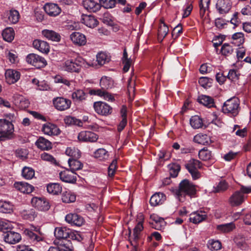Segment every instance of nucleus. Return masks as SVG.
I'll use <instances>...</instances> for the list:
<instances>
[{"mask_svg": "<svg viewBox=\"0 0 251 251\" xmlns=\"http://www.w3.org/2000/svg\"><path fill=\"white\" fill-rule=\"evenodd\" d=\"M65 220L71 225L77 226H82L85 222L83 218L76 213H69L67 214L65 217Z\"/></svg>", "mask_w": 251, "mask_h": 251, "instance_id": "obj_14", "label": "nucleus"}, {"mask_svg": "<svg viewBox=\"0 0 251 251\" xmlns=\"http://www.w3.org/2000/svg\"><path fill=\"white\" fill-rule=\"evenodd\" d=\"M89 92L91 95L99 96L102 97L103 99L107 101H113L115 100L113 96L106 91L105 90H91Z\"/></svg>", "mask_w": 251, "mask_h": 251, "instance_id": "obj_28", "label": "nucleus"}, {"mask_svg": "<svg viewBox=\"0 0 251 251\" xmlns=\"http://www.w3.org/2000/svg\"><path fill=\"white\" fill-rule=\"evenodd\" d=\"M22 175L26 179H31L34 176L35 171L32 168L24 167L22 169Z\"/></svg>", "mask_w": 251, "mask_h": 251, "instance_id": "obj_45", "label": "nucleus"}, {"mask_svg": "<svg viewBox=\"0 0 251 251\" xmlns=\"http://www.w3.org/2000/svg\"><path fill=\"white\" fill-rule=\"evenodd\" d=\"M59 177L62 181L67 183H75L76 181V174L69 169L61 172Z\"/></svg>", "mask_w": 251, "mask_h": 251, "instance_id": "obj_15", "label": "nucleus"}, {"mask_svg": "<svg viewBox=\"0 0 251 251\" xmlns=\"http://www.w3.org/2000/svg\"><path fill=\"white\" fill-rule=\"evenodd\" d=\"M72 42L78 46H83L86 43V38L81 32H73L70 35Z\"/></svg>", "mask_w": 251, "mask_h": 251, "instance_id": "obj_25", "label": "nucleus"}, {"mask_svg": "<svg viewBox=\"0 0 251 251\" xmlns=\"http://www.w3.org/2000/svg\"><path fill=\"white\" fill-rule=\"evenodd\" d=\"M82 4L84 7L90 12H96L101 8L100 4L94 0H84Z\"/></svg>", "mask_w": 251, "mask_h": 251, "instance_id": "obj_24", "label": "nucleus"}, {"mask_svg": "<svg viewBox=\"0 0 251 251\" xmlns=\"http://www.w3.org/2000/svg\"><path fill=\"white\" fill-rule=\"evenodd\" d=\"M77 138L82 142H95L98 140V136L93 132L82 131L78 134Z\"/></svg>", "mask_w": 251, "mask_h": 251, "instance_id": "obj_16", "label": "nucleus"}, {"mask_svg": "<svg viewBox=\"0 0 251 251\" xmlns=\"http://www.w3.org/2000/svg\"><path fill=\"white\" fill-rule=\"evenodd\" d=\"M26 61L37 68H44L47 64V61L44 57L35 53L28 54L26 57Z\"/></svg>", "mask_w": 251, "mask_h": 251, "instance_id": "obj_9", "label": "nucleus"}, {"mask_svg": "<svg viewBox=\"0 0 251 251\" xmlns=\"http://www.w3.org/2000/svg\"><path fill=\"white\" fill-rule=\"evenodd\" d=\"M21 215L23 219L32 221L34 220L37 214L34 209H28L22 210Z\"/></svg>", "mask_w": 251, "mask_h": 251, "instance_id": "obj_36", "label": "nucleus"}, {"mask_svg": "<svg viewBox=\"0 0 251 251\" xmlns=\"http://www.w3.org/2000/svg\"><path fill=\"white\" fill-rule=\"evenodd\" d=\"M240 100L236 97H233L226 100L222 107V111L230 116H236L240 111Z\"/></svg>", "mask_w": 251, "mask_h": 251, "instance_id": "obj_4", "label": "nucleus"}, {"mask_svg": "<svg viewBox=\"0 0 251 251\" xmlns=\"http://www.w3.org/2000/svg\"><path fill=\"white\" fill-rule=\"evenodd\" d=\"M20 72L13 69H8L5 73L6 81L9 84H13L18 81L20 78Z\"/></svg>", "mask_w": 251, "mask_h": 251, "instance_id": "obj_19", "label": "nucleus"}, {"mask_svg": "<svg viewBox=\"0 0 251 251\" xmlns=\"http://www.w3.org/2000/svg\"><path fill=\"white\" fill-rule=\"evenodd\" d=\"M85 61L81 57H77L75 60H66L63 66V69L69 72H78L82 66H85Z\"/></svg>", "mask_w": 251, "mask_h": 251, "instance_id": "obj_6", "label": "nucleus"}, {"mask_svg": "<svg viewBox=\"0 0 251 251\" xmlns=\"http://www.w3.org/2000/svg\"><path fill=\"white\" fill-rule=\"evenodd\" d=\"M81 24L76 22H70L65 25V29L68 30H78L80 29Z\"/></svg>", "mask_w": 251, "mask_h": 251, "instance_id": "obj_63", "label": "nucleus"}, {"mask_svg": "<svg viewBox=\"0 0 251 251\" xmlns=\"http://www.w3.org/2000/svg\"><path fill=\"white\" fill-rule=\"evenodd\" d=\"M61 199L64 203L74 202L76 200V195L71 191H65L62 194Z\"/></svg>", "mask_w": 251, "mask_h": 251, "instance_id": "obj_35", "label": "nucleus"}, {"mask_svg": "<svg viewBox=\"0 0 251 251\" xmlns=\"http://www.w3.org/2000/svg\"><path fill=\"white\" fill-rule=\"evenodd\" d=\"M207 245L211 251H218L222 248V244L219 240H209Z\"/></svg>", "mask_w": 251, "mask_h": 251, "instance_id": "obj_46", "label": "nucleus"}, {"mask_svg": "<svg viewBox=\"0 0 251 251\" xmlns=\"http://www.w3.org/2000/svg\"><path fill=\"white\" fill-rule=\"evenodd\" d=\"M198 100L200 103L208 108L215 107L214 99L210 96L201 95L199 97Z\"/></svg>", "mask_w": 251, "mask_h": 251, "instance_id": "obj_31", "label": "nucleus"}, {"mask_svg": "<svg viewBox=\"0 0 251 251\" xmlns=\"http://www.w3.org/2000/svg\"><path fill=\"white\" fill-rule=\"evenodd\" d=\"M6 57L11 64H15L18 62L17 53L13 50L6 52Z\"/></svg>", "mask_w": 251, "mask_h": 251, "instance_id": "obj_60", "label": "nucleus"}, {"mask_svg": "<svg viewBox=\"0 0 251 251\" xmlns=\"http://www.w3.org/2000/svg\"><path fill=\"white\" fill-rule=\"evenodd\" d=\"M239 76V74L234 69L230 70L226 76L227 78L232 81H235L238 80Z\"/></svg>", "mask_w": 251, "mask_h": 251, "instance_id": "obj_64", "label": "nucleus"}, {"mask_svg": "<svg viewBox=\"0 0 251 251\" xmlns=\"http://www.w3.org/2000/svg\"><path fill=\"white\" fill-rule=\"evenodd\" d=\"M24 233L30 242L34 244L43 241L44 238V234L41 231L40 228L33 225H31L29 228L25 229Z\"/></svg>", "mask_w": 251, "mask_h": 251, "instance_id": "obj_5", "label": "nucleus"}, {"mask_svg": "<svg viewBox=\"0 0 251 251\" xmlns=\"http://www.w3.org/2000/svg\"><path fill=\"white\" fill-rule=\"evenodd\" d=\"M31 203L33 206L41 211H47L50 207L48 201L42 198H33L31 200Z\"/></svg>", "mask_w": 251, "mask_h": 251, "instance_id": "obj_17", "label": "nucleus"}, {"mask_svg": "<svg viewBox=\"0 0 251 251\" xmlns=\"http://www.w3.org/2000/svg\"><path fill=\"white\" fill-rule=\"evenodd\" d=\"M233 43L236 46H240L244 42V35L242 32H235L232 35Z\"/></svg>", "mask_w": 251, "mask_h": 251, "instance_id": "obj_50", "label": "nucleus"}, {"mask_svg": "<svg viewBox=\"0 0 251 251\" xmlns=\"http://www.w3.org/2000/svg\"><path fill=\"white\" fill-rule=\"evenodd\" d=\"M13 227L12 223L11 222L3 219L0 221V230L6 233V231H9Z\"/></svg>", "mask_w": 251, "mask_h": 251, "instance_id": "obj_49", "label": "nucleus"}, {"mask_svg": "<svg viewBox=\"0 0 251 251\" xmlns=\"http://www.w3.org/2000/svg\"><path fill=\"white\" fill-rule=\"evenodd\" d=\"M232 2L230 0H217L216 9L221 15H225L231 10Z\"/></svg>", "mask_w": 251, "mask_h": 251, "instance_id": "obj_11", "label": "nucleus"}, {"mask_svg": "<svg viewBox=\"0 0 251 251\" xmlns=\"http://www.w3.org/2000/svg\"><path fill=\"white\" fill-rule=\"evenodd\" d=\"M94 157L100 160H105L109 158L108 152L103 148H100L94 152Z\"/></svg>", "mask_w": 251, "mask_h": 251, "instance_id": "obj_43", "label": "nucleus"}, {"mask_svg": "<svg viewBox=\"0 0 251 251\" xmlns=\"http://www.w3.org/2000/svg\"><path fill=\"white\" fill-rule=\"evenodd\" d=\"M37 147L42 150H49L52 148L51 143L43 137H40L35 142Z\"/></svg>", "mask_w": 251, "mask_h": 251, "instance_id": "obj_29", "label": "nucleus"}, {"mask_svg": "<svg viewBox=\"0 0 251 251\" xmlns=\"http://www.w3.org/2000/svg\"><path fill=\"white\" fill-rule=\"evenodd\" d=\"M82 23L90 28L96 26L99 22L94 17L91 15H83L81 19Z\"/></svg>", "mask_w": 251, "mask_h": 251, "instance_id": "obj_30", "label": "nucleus"}, {"mask_svg": "<svg viewBox=\"0 0 251 251\" xmlns=\"http://www.w3.org/2000/svg\"><path fill=\"white\" fill-rule=\"evenodd\" d=\"M87 94L82 90H77L72 94V98L75 102H79L85 100Z\"/></svg>", "mask_w": 251, "mask_h": 251, "instance_id": "obj_41", "label": "nucleus"}, {"mask_svg": "<svg viewBox=\"0 0 251 251\" xmlns=\"http://www.w3.org/2000/svg\"><path fill=\"white\" fill-rule=\"evenodd\" d=\"M93 107L95 112L100 115L107 116L111 114L112 112V108L104 102H95L94 103Z\"/></svg>", "mask_w": 251, "mask_h": 251, "instance_id": "obj_10", "label": "nucleus"}, {"mask_svg": "<svg viewBox=\"0 0 251 251\" xmlns=\"http://www.w3.org/2000/svg\"><path fill=\"white\" fill-rule=\"evenodd\" d=\"M14 131V126L11 122L5 119H0V135H3L6 139L11 140L15 137Z\"/></svg>", "mask_w": 251, "mask_h": 251, "instance_id": "obj_7", "label": "nucleus"}, {"mask_svg": "<svg viewBox=\"0 0 251 251\" xmlns=\"http://www.w3.org/2000/svg\"><path fill=\"white\" fill-rule=\"evenodd\" d=\"M53 103L56 109L64 111L70 107L71 101L63 97H57L53 100Z\"/></svg>", "mask_w": 251, "mask_h": 251, "instance_id": "obj_12", "label": "nucleus"}, {"mask_svg": "<svg viewBox=\"0 0 251 251\" xmlns=\"http://www.w3.org/2000/svg\"><path fill=\"white\" fill-rule=\"evenodd\" d=\"M110 60L109 57L106 53L101 52L97 55V61L100 65H103Z\"/></svg>", "mask_w": 251, "mask_h": 251, "instance_id": "obj_54", "label": "nucleus"}, {"mask_svg": "<svg viewBox=\"0 0 251 251\" xmlns=\"http://www.w3.org/2000/svg\"><path fill=\"white\" fill-rule=\"evenodd\" d=\"M32 45L35 49L43 53L47 54L50 51L49 45L45 41L36 39L33 41Z\"/></svg>", "mask_w": 251, "mask_h": 251, "instance_id": "obj_22", "label": "nucleus"}, {"mask_svg": "<svg viewBox=\"0 0 251 251\" xmlns=\"http://www.w3.org/2000/svg\"><path fill=\"white\" fill-rule=\"evenodd\" d=\"M13 205L8 201H0V212L10 213L13 211Z\"/></svg>", "mask_w": 251, "mask_h": 251, "instance_id": "obj_37", "label": "nucleus"}, {"mask_svg": "<svg viewBox=\"0 0 251 251\" xmlns=\"http://www.w3.org/2000/svg\"><path fill=\"white\" fill-rule=\"evenodd\" d=\"M245 198V196L237 190L234 192L229 198L228 203L231 206H238L243 203Z\"/></svg>", "mask_w": 251, "mask_h": 251, "instance_id": "obj_13", "label": "nucleus"}, {"mask_svg": "<svg viewBox=\"0 0 251 251\" xmlns=\"http://www.w3.org/2000/svg\"><path fill=\"white\" fill-rule=\"evenodd\" d=\"M166 200L165 195L160 192L156 193L151 198L150 203L151 206H155L162 204Z\"/></svg>", "mask_w": 251, "mask_h": 251, "instance_id": "obj_27", "label": "nucleus"}, {"mask_svg": "<svg viewBox=\"0 0 251 251\" xmlns=\"http://www.w3.org/2000/svg\"><path fill=\"white\" fill-rule=\"evenodd\" d=\"M43 35L49 40L59 42L61 39V36L57 32H42Z\"/></svg>", "mask_w": 251, "mask_h": 251, "instance_id": "obj_53", "label": "nucleus"}, {"mask_svg": "<svg viewBox=\"0 0 251 251\" xmlns=\"http://www.w3.org/2000/svg\"><path fill=\"white\" fill-rule=\"evenodd\" d=\"M196 192V186L187 179L181 181L179 184L178 188L174 191L176 198L180 202L184 201L186 195L191 198L195 197Z\"/></svg>", "mask_w": 251, "mask_h": 251, "instance_id": "obj_1", "label": "nucleus"}, {"mask_svg": "<svg viewBox=\"0 0 251 251\" xmlns=\"http://www.w3.org/2000/svg\"><path fill=\"white\" fill-rule=\"evenodd\" d=\"M144 220V217L142 213H140L137 215V224L133 229V234L129 233V241L132 246L134 248V251H137L136 248L138 246V241L141 237V232L144 228L143 223Z\"/></svg>", "mask_w": 251, "mask_h": 251, "instance_id": "obj_3", "label": "nucleus"}, {"mask_svg": "<svg viewBox=\"0 0 251 251\" xmlns=\"http://www.w3.org/2000/svg\"><path fill=\"white\" fill-rule=\"evenodd\" d=\"M185 166L194 180L201 177V175L198 169L201 168L202 163L199 160L191 159L185 165Z\"/></svg>", "mask_w": 251, "mask_h": 251, "instance_id": "obj_8", "label": "nucleus"}, {"mask_svg": "<svg viewBox=\"0 0 251 251\" xmlns=\"http://www.w3.org/2000/svg\"><path fill=\"white\" fill-rule=\"evenodd\" d=\"M47 190L50 194L58 195L62 191V187L57 183H50L47 186Z\"/></svg>", "mask_w": 251, "mask_h": 251, "instance_id": "obj_40", "label": "nucleus"}, {"mask_svg": "<svg viewBox=\"0 0 251 251\" xmlns=\"http://www.w3.org/2000/svg\"><path fill=\"white\" fill-rule=\"evenodd\" d=\"M228 185L225 180L220 181L217 185L214 187V192L216 193L223 192L227 189Z\"/></svg>", "mask_w": 251, "mask_h": 251, "instance_id": "obj_59", "label": "nucleus"}, {"mask_svg": "<svg viewBox=\"0 0 251 251\" xmlns=\"http://www.w3.org/2000/svg\"><path fill=\"white\" fill-rule=\"evenodd\" d=\"M207 215L205 212L200 211L194 212L190 215L189 220L194 224H199L206 219Z\"/></svg>", "mask_w": 251, "mask_h": 251, "instance_id": "obj_26", "label": "nucleus"}, {"mask_svg": "<svg viewBox=\"0 0 251 251\" xmlns=\"http://www.w3.org/2000/svg\"><path fill=\"white\" fill-rule=\"evenodd\" d=\"M64 122L66 124L68 125H76L78 126H82V122L74 117L70 116H66L64 118Z\"/></svg>", "mask_w": 251, "mask_h": 251, "instance_id": "obj_47", "label": "nucleus"}, {"mask_svg": "<svg viewBox=\"0 0 251 251\" xmlns=\"http://www.w3.org/2000/svg\"><path fill=\"white\" fill-rule=\"evenodd\" d=\"M54 236L58 239H66L69 238L73 240L80 242L83 237L79 232L73 230L66 227H57L54 229Z\"/></svg>", "mask_w": 251, "mask_h": 251, "instance_id": "obj_2", "label": "nucleus"}, {"mask_svg": "<svg viewBox=\"0 0 251 251\" xmlns=\"http://www.w3.org/2000/svg\"><path fill=\"white\" fill-rule=\"evenodd\" d=\"M195 143L203 145H207L210 144L211 140L210 137L206 134L199 133L196 135L193 139Z\"/></svg>", "mask_w": 251, "mask_h": 251, "instance_id": "obj_34", "label": "nucleus"}, {"mask_svg": "<svg viewBox=\"0 0 251 251\" xmlns=\"http://www.w3.org/2000/svg\"><path fill=\"white\" fill-rule=\"evenodd\" d=\"M78 158H69L68 163L70 168V170L72 172L79 170L82 169L83 164L78 160Z\"/></svg>", "mask_w": 251, "mask_h": 251, "instance_id": "obj_32", "label": "nucleus"}, {"mask_svg": "<svg viewBox=\"0 0 251 251\" xmlns=\"http://www.w3.org/2000/svg\"><path fill=\"white\" fill-rule=\"evenodd\" d=\"M62 251H73L74 247L70 240H65L62 241L59 245V247Z\"/></svg>", "mask_w": 251, "mask_h": 251, "instance_id": "obj_52", "label": "nucleus"}, {"mask_svg": "<svg viewBox=\"0 0 251 251\" xmlns=\"http://www.w3.org/2000/svg\"><path fill=\"white\" fill-rule=\"evenodd\" d=\"M44 10L50 16L55 17L61 12V8L59 6L53 3H47L44 6Z\"/></svg>", "mask_w": 251, "mask_h": 251, "instance_id": "obj_18", "label": "nucleus"}, {"mask_svg": "<svg viewBox=\"0 0 251 251\" xmlns=\"http://www.w3.org/2000/svg\"><path fill=\"white\" fill-rule=\"evenodd\" d=\"M235 227V226L232 222L217 226V229L223 232H229L234 229Z\"/></svg>", "mask_w": 251, "mask_h": 251, "instance_id": "obj_55", "label": "nucleus"}, {"mask_svg": "<svg viewBox=\"0 0 251 251\" xmlns=\"http://www.w3.org/2000/svg\"><path fill=\"white\" fill-rule=\"evenodd\" d=\"M199 157L201 160L204 161L208 160L212 157L211 151L204 148L200 151L199 152Z\"/></svg>", "mask_w": 251, "mask_h": 251, "instance_id": "obj_56", "label": "nucleus"}, {"mask_svg": "<svg viewBox=\"0 0 251 251\" xmlns=\"http://www.w3.org/2000/svg\"><path fill=\"white\" fill-rule=\"evenodd\" d=\"M170 175L173 177H176L177 176L180 170V166L176 163H172L168 165Z\"/></svg>", "mask_w": 251, "mask_h": 251, "instance_id": "obj_48", "label": "nucleus"}, {"mask_svg": "<svg viewBox=\"0 0 251 251\" xmlns=\"http://www.w3.org/2000/svg\"><path fill=\"white\" fill-rule=\"evenodd\" d=\"M42 130L44 134L50 136L58 135L60 133L59 128L55 125L51 123L44 125Z\"/></svg>", "mask_w": 251, "mask_h": 251, "instance_id": "obj_20", "label": "nucleus"}, {"mask_svg": "<svg viewBox=\"0 0 251 251\" xmlns=\"http://www.w3.org/2000/svg\"><path fill=\"white\" fill-rule=\"evenodd\" d=\"M5 15L9 22L12 24L17 23L19 21L20 16L19 12L15 9H11L6 11Z\"/></svg>", "mask_w": 251, "mask_h": 251, "instance_id": "obj_33", "label": "nucleus"}, {"mask_svg": "<svg viewBox=\"0 0 251 251\" xmlns=\"http://www.w3.org/2000/svg\"><path fill=\"white\" fill-rule=\"evenodd\" d=\"M4 241L11 244H14L19 242L21 240V236L18 232L9 230L6 231L4 236Z\"/></svg>", "mask_w": 251, "mask_h": 251, "instance_id": "obj_21", "label": "nucleus"}, {"mask_svg": "<svg viewBox=\"0 0 251 251\" xmlns=\"http://www.w3.org/2000/svg\"><path fill=\"white\" fill-rule=\"evenodd\" d=\"M151 219L155 222L156 225L155 226L154 228L156 229H160L162 226L165 225L164 219L162 218L158 217L156 215L153 214L151 215Z\"/></svg>", "mask_w": 251, "mask_h": 251, "instance_id": "obj_57", "label": "nucleus"}, {"mask_svg": "<svg viewBox=\"0 0 251 251\" xmlns=\"http://www.w3.org/2000/svg\"><path fill=\"white\" fill-rule=\"evenodd\" d=\"M236 245L241 250H245L248 248L246 238L242 235L239 234L234 239Z\"/></svg>", "mask_w": 251, "mask_h": 251, "instance_id": "obj_38", "label": "nucleus"}, {"mask_svg": "<svg viewBox=\"0 0 251 251\" xmlns=\"http://www.w3.org/2000/svg\"><path fill=\"white\" fill-rule=\"evenodd\" d=\"M210 0H201L199 4L200 14L201 17L205 14L206 10L209 8Z\"/></svg>", "mask_w": 251, "mask_h": 251, "instance_id": "obj_51", "label": "nucleus"}, {"mask_svg": "<svg viewBox=\"0 0 251 251\" xmlns=\"http://www.w3.org/2000/svg\"><path fill=\"white\" fill-rule=\"evenodd\" d=\"M221 52L223 55L229 56L233 52V49L228 44H224L221 48Z\"/></svg>", "mask_w": 251, "mask_h": 251, "instance_id": "obj_61", "label": "nucleus"}, {"mask_svg": "<svg viewBox=\"0 0 251 251\" xmlns=\"http://www.w3.org/2000/svg\"><path fill=\"white\" fill-rule=\"evenodd\" d=\"M100 5L106 9L113 8L116 4V0H100Z\"/></svg>", "mask_w": 251, "mask_h": 251, "instance_id": "obj_62", "label": "nucleus"}, {"mask_svg": "<svg viewBox=\"0 0 251 251\" xmlns=\"http://www.w3.org/2000/svg\"><path fill=\"white\" fill-rule=\"evenodd\" d=\"M100 84L101 87V90H104L111 87L112 81L110 78L106 76H103L100 80Z\"/></svg>", "mask_w": 251, "mask_h": 251, "instance_id": "obj_58", "label": "nucleus"}, {"mask_svg": "<svg viewBox=\"0 0 251 251\" xmlns=\"http://www.w3.org/2000/svg\"><path fill=\"white\" fill-rule=\"evenodd\" d=\"M14 186L17 190L24 194H29L34 189L32 185L25 182H16Z\"/></svg>", "mask_w": 251, "mask_h": 251, "instance_id": "obj_23", "label": "nucleus"}, {"mask_svg": "<svg viewBox=\"0 0 251 251\" xmlns=\"http://www.w3.org/2000/svg\"><path fill=\"white\" fill-rule=\"evenodd\" d=\"M67 155L70 157V158H79L81 156V152L80 151L75 147L67 148L65 151Z\"/></svg>", "mask_w": 251, "mask_h": 251, "instance_id": "obj_44", "label": "nucleus"}, {"mask_svg": "<svg viewBox=\"0 0 251 251\" xmlns=\"http://www.w3.org/2000/svg\"><path fill=\"white\" fill-rule=\"evenodd\" d=\"M190 124L194 129L202 128L203 126L202 119L198 115H195L190 118Z\"/></svg>", "mask_w": 251, "mask_h": 251, "instance_id": "obj_39", "label": "nucleus"}, {"mask_svg": "<svg viewBox=\"0 0 251 251\" xmlns=\"http://www.w3.org/2000/svg\"><path fill=\"white\" fill-rule=\"evenodd\" d=\"M15 103L20 109H22L27 108L30 104L29 100L22 96H18L17 99L15 100Z\"/></svg>", "mask_w": 251, "mask_h": 251, "instance_id": "obj_42", "label": "nucleus"}]
</instances>
